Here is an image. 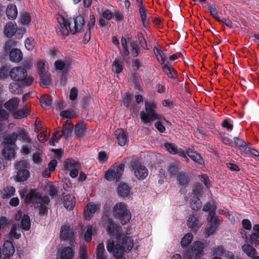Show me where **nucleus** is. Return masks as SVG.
<instances>
[{
	"mask_svg": "<svg viewBox=\"0 0 259 259\" xmlns=\"http://www.w3.org/2000/svg\"><path fill=\"white\" fill-rule=\"evenodd\" d=\"M113 213L115 218L119 220L122 225L126 224L131 219V213L125 204L118 202L113 207Z\"/></svg>",
	"mask_w": 259,
	"mask_h": 259,
	"instance_id": "f257e3e1",
	"label": "nucleus"
},
{
	"mask_svg": "<svg viewBox=\"0 0 259 259\" xmlns=\"http://www.w3.org/2000/svg\"><path fill=\"white\" fill-rule=\"evenodd\" d=\"M20 196L21 198L25 196L24 199L25 204L29 205L32 203L34 206L36 205V206H38V204L40 203V201L42 200L44 203H47L48 201L47 195L42 196L41 193L35 189H30L25 196L23 193H20Z\"/></svg>",
	"mask_w": 259,
	"mask_h": 259,
	"instance_id": "f03ea898",
	"label": "nucleus"
},
{
	"mask_svg": "<svg viewBox=\"0 0 259 259\" xmlns=\"http://www.w3.org/2000/svg\"><path fill=\"white\" fill-rule=\"evenodd\" d=\"M145 111H142L140 112V118L142 121L144 123H151L153 120L158 119L159 116L156 113V105L153 103L145 101Z\"/></svg>",
	"mask_w": 259,
	"mask_h": 259,
	"instance_id": "7ed1b4c3",
	"label": "nucleus"
},
{
	"mask_svg": "<svg viewBox=\"0 0 259 259\" xmlns=\"http://www.w3.org/2000/svg\"><path fill=\"white\" fill-rule=\"evenodd\" d=\"M29 164L26 160H21L16 162V169L17 170L16 177V181L21 182L26 181L30 176V172L28 169Z\"/></svg>",
	"mask_w": 259,
	"mask_h": 259,
	"instance_id": "20e7f679",
	"label": "nucleus"
},
{
	"mask_svg": "<svg viewBox=\"0 0 259 259\" xmlns=\"http://www.w3.org/2000/svg\"><path fill=\"white\" fill-rule=\"evenodd\" d=\"M124 164L120 163L118 165L111 166L105 173L104 178L108 181H113L114 179L116 181H119L123 174Z\"/></svg>",
	"mask_w": 259,
	"mask_h": 259,
	"instance_id": "39448f33",
	"label": "nucleus"
},
{
	"mask_svg": "<svg viewBox=\"0 0 259 259\" xmlns=\"http://www.w3.org/2000/svg\"><path fill=\"white\" fill-rule=\"evenodd\" d=\"M85 24L84 17L79 15L70 21V24H69V28L72 34H76L80 33L83 29Z\"/></svg>",
	"mask_w": 259,
	"mask_h": 259,
	"instance_id": "423d86ee",
	"label": "nucleus"
},
{
	"mask_svg": "<svg viewBox=\"0 0 259 259\" xmlns=\"http://www.w3.org/2000/svg\"><path fill=\"white\" fill-rule=\"evenodd\" d=\"M117 243L124 247V252H128L134 245L133 240L124 234L117 235Z\"/></svg>",
	"mask_w": 259,
	"mask_h": 259,
	"instance_id": "0eeeda50",
	"label": "nucleus"
},
{
	"mask_svg": "<svg viewBox=\"0 0 259 259\" xmlns=\"http://www.w3.org/2000/svg\"><path fill=\"white\" fill-rule=\"evenodd\" d=\"M133 167L135 170V175L136 177L139 180H143L148 176V171L147 168L142 165L139 161H135Z\"/></svg>",
	"mask_w": 259,
	"mask_h": 259,
	"instance_id": "6e6552de",
	"label": "nucleus"
},
{
	"mask_svg": "<svg viewBox=\"0 0 259 259\" xmlns=\"http://www.w3.org/2000/svg\"><path fill=\"white\" fill-rule=\"evenodd\" d=\"M96 17L94 14H90L89 16V20L87 24V30L84 34L83 38V43L87 44L91 39V34L92 30L94 29L95 25Z\"/></svg>",
	"mask_w": 259,
	"mask_h": 259,
	"instance_id": "1a4fd4ad",
	"label": "nucleus"
},
{
	"mask_svg": "<svg viewBox=\"0 0 259 259\" xmlns=\"http://www.w3.org/2000/svg\"><path fill=\"white\" fill-rule=\"evenodd\" d=\"M100 205L94 204L93 202H89L85 206L84 211V218L85 220L90 221L94 216L96 212L99 211Z\"/></svg>",
	"mask_w": 259,
	"mask_h": 259,
	"instance_id": "9d476101",
	"label": "nucleus"
},
{
	"mask_svg": "<svg viewBox=\"0 0 259 259\" xmlns=\"http://www.w3.org/2000/svg\"><path fill=\"white\" fill-rule=\"evenodd\" d=\"M26 73V70L23 67H13L9 72V76L15 81H20Z\"/></svg>",
	"mask_w": 259,
	"mask_h": 259,
	"instance_id": "9b49d317",
	"label": "nucleus"
},
{
	"mask_svg": "<svg viewBox=\"0 0 259 259\" xmlns=\"http://www.w3.org/2000/svg\"><path fill=\"white\" fill-rule=\"evenodd\" d=\"M74 237V232L70 229V227L67 225H62L60 233V238L61 240H71Z\"/></svg>",
	"mask_w": 259,
	"mask_h": 259,
	"instance_id": "f8f14e48",
	"label": "nucleus"
},
{
	"mask_svg": "<svg viewBox=\"0 0 259 259\" xmlns=\"http://www.w3.org/2000/svg\"><path fill=\"white\" fill-rule=\"evenodd\" d=\"M186 154L193 161L199 165L203 166L204 165V161L200 154L190 148L186 149Z\"/></svg>",
	"mask_w": 259,
	"mask_h": 259,
	"instance_id": "ddd939ff",
	"label": "nucleus"
},
{
	"mask_svg": "<svg viewBox=\"0 0 259 259\" xmlns=\"http://www.w3.org/2000/svg\"><path fill=\"white\" fill-rule=\"evenodd\" d=\"M176 180L179 187H186L190 181V176L186 172H179L177 175Z\"/></svg>",
	"mask_w": 259,
	"mask_h": 259,
	"instance_id": "4468645a",
	"label": "nucleus"
},
{
	"mask_svg": "<svg viewBox=\"0 0 259 259\" xmlns=\"http://www.w3.org/2000/svg\"><path fill=\"white\" fill-rule=\"evenodd\" d=\"M115 134L118 145L120 146H124L128 141L126 130L123 128H118L116 130Z\"/></svg>",
	"mask_w": 259,
	"mask_h": 259,
	"instance_id": "2eb2a0df",
	"label": "nucleus"
},
{
	"mask_svg": "<svg viewBox=\"0 0 259 259\" xmlns=\"http://www.w3.org/2000/svg\"><path fill=\"white\" fill-rule=\"evenodd\" d=\"M17 31V26L12 22L7 23L4 29L5 35L9 38H12Z\"/></svg>",
	"mask_w": 259,
	"mask_h": 259,
	"instance_id": "dca6fc26",
	"label": "nucleus"
},
{
	"mask_svg": "<svg viewBox=\"0 0 259 259\" xmlns=\"http://www.w3.org/2000/svg\"><path fill=\"white\" fill-rule=\"evenodd\" d=\"M162 69L164 73L168 78L172 79H177L178 77V72L169 63H166L162 66Z\"/></svg>",
	"mask_w": 259,
	"mask_h": 259,
	"instance_id": "f3484780",
	"label": "nucleus"
},
{
	"mask_svg": "<svg viewBox=\"0 0 259 259\" xmlns=\"http://www.w3.org/2000/svg\"><path fill=\"white\" fill-rule=\"evenodd\" d=\"M3 252V254L8 258L14 254L15 252V247L12 241L7 240L4 241Z\"/></svg>",
	"mask_w": 259,
	"mask_h": 259,
	"instance_id": "a211bd4d",
	"label": "nucleus"
},
{
	"mask_svg": "<svg viewBox=\"0 0 259 259\" xmlns=\"http://www.w3.org/2000/svg\"><path fill=\"white\" fill-rule=\"evenodd\" d=\"M71 62V59H66L64 61L58 60L55 62L54 65L56 70H62L65 69L67 70L70 68Z\"/></svg>",
	"mask_w": 259,
	"mask_h": 259,
	"instance_id": "6ab92c4d",
	"label": "nucleus"
},
{
	"mask_svg": "<svg viewBox=\"0 0 259 259\" xmlns=\"http://www.w3.org/2000/svg\"><path fill=\"white\" fill-rule=\"evenodd\" d=\"M20 100L18 98H12L4 104V107L10 111L16 110L19 104Z\"/></svg>",
	"mask_w": 259,
	"mask_h": 259,
	"instance_id": "aec40b11",
	"label": "nucleus"
},
{
	"mask_svg": "<svg viewBox=\"0 0 259 259\" xmlns=\"http://www.w3.org/2000/svg\"><path fill=\"white\" fill-rule=\"evenodd\" d=\"M76 201L74 196L71 197L70 194H66L63 197L64 206L68 210H72L75 206Z\"/></svg>",
	"mask_w": 259,
	"mask_h": 259,
	"instance_id": "412c9836",
	"label": "nucleus"
},
{
	"mask_svg": "<svg viewBox=\"0 0 259 259\" xmlns=\"http://www.w3.org/2000/svg\"><path fill=\"white\" fill-rule=\"evenodd\" d=\"M74 256V251L70 246H65L62 248L60 252L61 259H73Z\"/></svg>",
	"mask_w": 259,
	"mask_h": 259,
	"instance_id": "4be33fe9",
	"label": "nucleus"
},
{
	"mask_svg": "<svg viewBox=\"0 0 259 259\" xmlns=\"http://www.w3.org/2000/svg\"><path fill=\"white\" fill-rule=\"evenodd\" d=\"M48 201H47V203H44L43 201H40V203L38 204V206H36V205H35L34 208L36 209H38V213L40 217H44L48 213V205L50 202V198L47 196Z\"/></svg>",
	"mask_w": 259,
	"mask_h": 259,
	"instance_id": "5701e85b",
	"label": "nucleus"
},
{
	"mask_svg": "<svg viewBox=\"0 0 259 259\" xmlns=\"http://www.w3.org/2000/svg\"><path fill=\"white\" fill-rule=\"evenodd\" d=\"M9 55L10 61L13 62H20L23 57L22 52L18 49H13L9 53Z\"/></svg>",
	"mask_w": 259,
	"mask_h": 259,
	"instance_id": "b1692460",
	"label": "nucleus"
},
{
	"mask_svg": "<svg viewBox=\"0 0 259 259\" xmlns=\"http://www.w3.org/2000/svg\"><path fill=\"white\" fill-rule=\"evenodd\" d=\"M2 154L6 159H11L12 158H14L16 154L15 147L5 146Z\"/></svg>",
	"mask_w": 259,
	"mask_h": 259,
	"instance_id": "393cba45",
	"label": "nucleus"
},
{
	"mask_svg": "<svg viewBox=\"0 0 259 259\" xmlns=\"http://www.w3.org/2000/svg\"><path fill=\"white\" fill-rule=\"evenodd\" d=\"M131 188L125 183H120L117 187V193L120 197L127 196Z\"/></svg>",
	"mask_w": 259,
	"mask_h": 259,
	"instance_id": "a878e982",
	"label": "nucleus"
},
{
	"mask_svg": "<svg viewBox=\"0 0 259 259\" xmlns=\"http://www.w3.org/2000/svg\"><path fill=\"white\" fill-rule=\"evenodd\" d=\"M10 92L14 95H20L23 93V86L21 83L16 82H11L9 87Z\"/></svg>",
	"mask_w": 259,
	"mask_h": 259,
	"instance_id": "bb28decb",
	"label": "nucleus"
},
{
	"mask_svg": "<svg viewBox=\"0 0 259 259\" xmlns=\"http://www.w3.org/2000/svg\"><path fill=\"white\" fill-rule=\"evenodd\" d=\"M199 218L197 214H193L189 218L187 226L189 228L196 231L198 228Z\"/></svg>",
	"mask_w": 259,
	"mask_h": 259,
	"instance_id": "cd10ccee",
	"label": "nucleus"
},
{
	"mask_svg": "<svg viewBox=\"0 0 259 259\" xmlns=\"http://www.w3.org/2000/svg\"><path fill=\"white\" fill-rule=\"evenodd\" d=\"M6 14L9 19L15 20L18 15L16 6L13 4L9 5L6 10Z\"/></svg>",
	"mask_w": 259,
	"mask_h": 259,
	"instance_id": "c85d7f7f",
	"label": "nucleus"
},
{
	"mask_svg": "<svg viewBox=\"0 0 259 259\" xmlns=\"http://www.w3.org/2000/svg\"><path fill=\"white\" fill-rule=\"evenodd\" d=\"M80 167L79 163L78 161L74 160L72 158H69L65 159L64 163V167L65 169H71Z\"/></svg>",
	"mask_w": 259,
	"mask_h": 259,
	"instance_id": "c756f323",
	"label": "nucleus"
},
{
	"mask_svg": "<svg viewBox=\"0 0 259 259\" xmlns=\"http://www.w3.org/2000/svg\"><path fill=\"white\" fill-rule=\"evenodd\" d=\"M153 51L157 58L158 62L162 66L165 64L166 60V55L163 53L160 49L154 47L153 48Z\"/></svg>",
	"mask_w": 259,
	"mask_h": 259,
	"instance_id": "7c9ffc66",
	"label": "nucleus"
},
{
	"mask_svg": "<svg viewBox=\"0 0 259 259\" xmlns=\"http://www.w3.org/2000/svg\"><path fill=\"white\" fill-rule=\"evenodd\" d=\"M241 248L242 251L249 257L257 253L256 249L253 247L252 245L248 244V242L243 245Z\"/></svg>",
	"mask_w": 259,
	"mask_h": 259,
	"instance_id": "2f4dec72",
	"label": "nucleus"
},
{
	"mask_svg": "<svg viewBox=\"0 0 259 259\" xmlns=\"http://www.w3.org/2000/svg\"><path fill=\"white\" fill-rule=\"evenodd\" d=\"M73 126V125L71 123H68L67 120L64 122L62 126V134L60 136L61 137L64 136L66 139L68 138L72 134V130L71 127Z\"/></svg>",
	"mask_w": 259,
	"mask_h": 259,
	"instance_id": "473e14b6",
	"label": "nucleus"
},
{
	"mask_svg": "<svg viewBox=\"0 0 259 259\" xmlns=\"http://www.w3.org/2000/svg\"><path fill=\"white\" fill-rule=\"evenodd\" d=\"M210 225L205 234V237H208L213 234L220 224V220L218 218H215L213 222H209Z\"/></svg>",
	"mask_w": 259,
	"mask_h": 259,
	"instance_id": "72a5a7b5",
	"label": "nucleus"
},
{
	"mask_svg": "<svg viewBox=\"0 0 259 259\" xmlns=\"http://www.w3.org/2000/svg\"><path fill=\"white\" fill-rule=\"evenodd\" d=\"M39 100L42 108L49 109L51 107L52 99L51 96L47 94L44 95L40 97Z\"/></svg>",
	"mask_w": 259,
	"mask_h": 259,
	"instance_id": "f704fd0d",
	"label": "nucleus"
},
{
	"mask_svg": "<svg viewBox=\"0 0 259 259\" xmlns=\"http://www.w3.org/2000/svg\"><path fill=\"white\" fill-rule=\"evenodd\" d=\"M18 138V134L13 132L5 139V146H16V142Z\"/></svg>",
	"mask_w": 259,
	"mask_h": 259,
	"instance_id": "c9c22d12",
	"label": "nucleus"
},
{
	"mask_svg": "<svg viewBox=\"0 0 259 259\" xmlns=\"http://www.w3.org/2000/svg\"><path fill=\"white\" fill-rule=\"evenodd\" d=\"M190 204L191 208L195 211L199 210L202 206V203L199 197L193 196L190 200Z\"/></svg>",
	"mask_w": 259,
	"mask_h": 259,
	"instance_id": "e433bc0d",
	"label": "nucleus"
},
{
	"mask_svg": "<svg viewBox=\"0 0 259 259\" xmlns=\"http://www.w3.org/2000/svg\"><path fill=\"white\" fill-rule=\"evenodd\" d=\"M119 229V225L115 223L113 221H110V223L106 226V230L108 234L113 236L116 234Z\"/></svg>",
	"mask_w": 259,
	"mask_h": 259,
	"instance_id": "4c0bfd02",
	"label": "nucleus"
},
{
	"mask_svg": "<svg viewBox=\"0 0 259 259\" xmlns=\"http://www.w3.org/2000/svg\"><path fill=\"white\" fill-rule=\"evenodd\" d=\"M70 21L71 20L66 21L64 19H63V22L60 23L61 28H59V31L58 29H57V32H61V34L64 36L68 35L69 33V31L67 27H69V24H70Z\"/></svg>",
	"mask_w": 259,
	"mask_h": 259,
	"instance_id": "58836bf2",
	"label": "nucleus"
},
{
	"mask_svg": "<svg viewBox=\"0 0 259 259\" xmlns=\"http://www.w3.org/2000/svg\"><path fill=\"white\" fill-rule=\"evenodd\" d=\"M95 231L96 228L93 225H88L87 226V230L83 236L84 240L86 242L89 243L91 241L93 233Z\"/></svg>",
	"mask_w": 259,
	"mask_h": 259,
	"instance_id": "ea45409f",
	"label": "nucleus"
},
{
	"mask_svg": "<svg viewBox=\"0 0 259 259\" xmlns=\"http://www.w3.org/2000/svg\"><path fill=\"white\" fill-rule=\"evenodd\" d=\"M29 112V109L25 107L22 109L15 111L13 113V117L15 119H20L24 118L27 116L28 113Z\"/></svg>",
	"mask_w": 259,
	"mask_h": 259,
	"instance_id": "a19ab883",
	"label": "nucleus"
},
{
	"mask_svg": "<svg viewBox=\"0 0 259 259\" xmlns=\"http://www.w3.org/2000/svg\"><path fill=\"white\" fill-rule=\"evenodd\" d=\"M105 253V250L103 243H99L96 249V259H108Z\"/></svg>",
	"mask_w": 259,
	"mask_h": 259,
	"instance_id": "79ce46f5",
	"label": "nucleus"
},
{
	"mask_svg": "<svg viewBox=\"0 0 259 259\" xmlns=\"http://www.w3.org/2000/svg\"><path fill=\"white\" fill-rule=\"evenodd\" d=\"M21 226L23 230L28 231L31 226L30 217L28 214H24L21 221Z\"/></svg>",
	"mask_w": 259,
	"mask_h": 259,
	"instance_id": "37998d69",
	"label": "nucleus"
},
{
	"mask_svg": "<svg viewBox=\"0 0 259 259\" xmlns=\"http://www.w3.org/2000/svg\"><path fill=\"white\" fill-rule=\"evenodd\" d=\"M40 76L39 84L44 88H48L51 83L50 75L48 74H44L39 75Z\"/></svg>",
	"mask_w": 259,
	"mask_h": 259,
	"instance_id": "c03bdc74",
	"label": "nucleus"
},
{
	"mask_svg": "<svg viewBox=\"0 0 259 259\" xmlns=\"http://www.w3.org/2000/svg\"><path fill=\"white\" fill-rule=\"evenodd\" d=\"M74 130L78 137H81L86 132L85 125L83 123H78L74 126Z\"/></svg>",
	"mask_w": 259,
	"mask_h": 259,
	"instance_id": "a18cd8bd",
	"label": "nucleus"
},
{
	"mask_svg": "<svg viewBox=\"0 0 259 259\" xmlns=\"http://www.w3.org/2000/svg\"><path fill=\"white\" fill-rule=\"evenodd\" d=\"M193 238V235L191 233H188L182 238L181 241V246L183 247L188 246L192 242Z\"/></svg>",
	"mask_w": 259,
	"mask_h": 259,
	"instance_id": "49530a36",
	"label": "nucleus"
},
{
	"mask_svg": "<svg viewBox=\"0 0 259 259\" xmlns=\"http://www.w3.org/2000/svg\"><path fill=\"white\" fill-rule=\"evenodd\" d=\"M218 6L215 3H213L211 5H208L207 6V8L208 10L210 15L216 20H218Z\"/></svg>",
	"mask_w": 259,
	"mask_h": 259,
	"instance_id": "de8ad7c7",
	"label": "nucleus"
},
{
	"mask_svg": "<svg viewBox=\"0 0 259 259\" xmlns=\"http://www.w3.org/2000/svg\"><path fill=\"white\" fill-rule=\"evenodd\" d=\"M123 63L119 60L115 59L112 64V70L117 74L120 73L123 70Z\"/></svg>",
	"mask_w": 259,
	"mask_h": 259,
	"instance_id": "09e8293b",
	"label": "nucleus"
},
{
	"mask_svg": "<svg viewBox=\"0 0 259 259\" xmlns=\"http://www.w3.org/2000/svg\"><path fill=\"white\" fill-rule=\"evenodd\" d=\"M124 247L119 244L117 243L115 247L112 251L113 255L115 257L123 255V252H124Z\"/></svg>",
	"mask_w": 259,
	"mask_h": 259,
	"instance_id": "8fccbe9b",
	"label": "nucleus"
},
{
	"mask_svg": "<svg viewBox=\"0 0 259 259\" xmlns=\"http://www.w3.org/2000/svg\"><path fill=\"white\" fill-rule=\"evenodd\" d=\"M178 167L175 163H170L167 168V170L170 177L176 175L178 173Z\"/></svg>",
	"mask_w": 259,
	"mask_h": 259,
	"instance_id": "3c124183",
	"label": "nucleus"
},
{
	"mask_svg": "<svg viewBox=\"0 0 259 259\" xmlns=\"http://www.w3.org/2000/svg\"><path fill=\"white\" fill-rule=\"evenodd\" d=\"M33 81V77L31 76H27L26 73V75L22 77L20 82L23 87H27L31 85Z\"/></svg>",
	"mask_w": 259,
	"mask_h": 259,
	"instance_id": "603ef678",
	"label": "nucleus"
},
{
	"mask_svg": "<svg viewBox=\"0 0 259 259\" xmlns=\"http://www.w3.org/2000/svg\"><path fill=\"white\" fill-rule=\"evenodd\" d=\"M62 118H73L75 117V114L72 109L63 111L60 113Z\"/></svg>",
	"mask_w": 259,
	"mask_h": 259,
	"instance_id": "864d4df0",
	"label": "nucleus"
},
{
	"mask_svg": "<svg viewBox=\"0 0 259 259\" xmlns=\"http://www.w3.org/2000/svg\"><path fill=\"white\" fill-rule=\"evenodd\" d=\"M203 189V186L201 183H196L193 189V193L194 194V196L199 197L202 194Z\"/></svg>",
	"mask_w": 259,
	"mask_h": 259,
	"instance_id": "5fc2aeb1",
	"label": "nucleus"
},
{
	"mask_svg": "<svg viewBox=\"0 0 259 259\" xmlns=\"http://www.w3.org/2000/svg\"><path fill=\"white\" fill-rule=\"evenodd\" d=\"M233 140L236 146L239 147L241 149H244V151L245 147H247V145L250 144L249 143H245L244 141L237 137H234Z\"/></svg>",
	"mask_w": 259,
	"mask_h": 259,
	"instance_id": "6e6d98bb",
	"label": "nucleus"
},
{
	"mask_svg": "<svg viewBox=\"0 0 259 259\" xmlns=\"http://www.w3.org/2000/svg\"><path fill=\"white\" fill-rule=\"evenodd\" d=\"M31 20V16L28 13H24L21 15L20 21L23 25H28Z\"/></svg>",
	"mask_w": 259,
	"mask_h": 259,
	"instance_id": "4d7b16f0",
	"label": "nucleus"
},
{
	"mask_svg": "<svg viewBox=\"0 0 259 259\" xmlns=\"http://www.w3.org/2000/svg\"><path fill=\"white\" fill-rule=\"evenodd\" d=\"M164 146L166 149L172 154H176L178 148L175 144L171 143H166Z\"/></svg>",
	"mask_w": 259,
	"mask_h": 259,
	"instance_id": "13d9d810",
	"label": "nucleus"
},
{
	"mask_svg": "<svg viewBox=\"0 0 259 259\" xmlns=\"http://www.w3.org/2000/svg\"><path fill=\"white\" fill-rule=\"evenodd\" d=\"M130 45L132 48V55L133 56V57H137L139 55L140 52L139 45L134 41L131 42Z\"/></svg>",
	"mask_w": 259,
	"mask_h": 259,
	"instance_id": "bf43d9fd",
	"label": "nucleus"
},
{
	"mask_svg": "<svg viewBox=\"0 0 259 259\" xmlns=\"http://www.w3.org/2000/svg\"><path fill=\"white\" fill-rule=\"evenodd\" d=\"M249 241L255 247L259 245V234L255 233H252L249 237Z\"/></svg>",
	"mask_w": 259,
	"mask_h": 259,
	"instance_id": "052dcab7",
	"label": "nucleus"
},
{
	"mask_svg": "<svg viewBox=\"0 0 259 259\" xmlns=\"http://www.w3.org/2000/svg\"><path fill=\"white\" fill-rule=\"evenodd\" d=\"M110 217V213H103V215L101 219V222L103 226H106L110 223V221H113Z\"/></svg>",
	"mask_w": 259,
	"mask_h": 259,
	"instance_id": "680f3d73",
	"label": "nucleus"
},
{
	"mask_svg": "<svg viewBox=\"0 0 259 259\" xmlns=\"http://www.w3.org/2000/svg\"><path fill=\"white\" fill-rule=\"evenodd\" d=\"M14 46V41L12 40H9L7 41L5 43V46L4 47V53L5 55L8 54L12 50L13 47Z\"/></svg>",
	"mask_w": 259,
	"mask_h": 259,
	"instance_id": "e2e57ef3",
	"label": "nucleus"
},
{
	"mask_svg": "<svg viewBox=\"0 0 259 259\" xmlns=\"http://www.w3.org/2000/svg\"><path fill=\"white\" fill-rule=\"evenodd\" d=\"M221 125L224 128H226L228 131H231L233 128V124L231 122L230 118H226L224 119L222 121Z\"/></svg>",
	"mask_w": 259,
	"mask_h": 259,
	"instance_id": "0e129e2a",
	"label": "nucleus"
},
{
	"mask_svg": "<svg viewBox=\"0 0 259 259\" xmlns=\"http://www.w3.org/2000/svg\"><path fill=\"white\" fill-rule=\"evenodd\" d=\"M10 235L16 239H18L21 237V234L15 225H13L12 227Z\"/></svg>",
	"mask_w": 259,
	"mask_h": 259,
	"instance_id": "69168bd1",
	"label": "nucleus"
},
{
	"mask_svg": "<svg viewBox=\"0 0 259 259\" xmlns=\"http://www.w3.org/2000/svg\"><path fill=\"white\" fill-rule=\"evenodd\" d=\"M108 158V156L107 153L104 151H101L98 154V160L100 163H104L106 162Z\"/></svg>",
	"mask_w": 259,
	"mask_h": 259,
	"instance_id": "338daca9",
	"label": "nucleus"
},
{
	"mask_svg": "<svg viewBox=\"0 0 259 259\" xmlns=\"http://www.w3.org/2000/svg\"><path fill=\"white\" fill-rule=\"evenodd\" d=\"M25 142H27L30 140V138L28 134L26 132V130L24 128L21 129L19 131L18 135Z\"/></svg>",
	"mask_w": 259,
	"mask_h": 259,
	"instance_id": "774afa93",
	"label": "nucleus"
}]
</instances>
